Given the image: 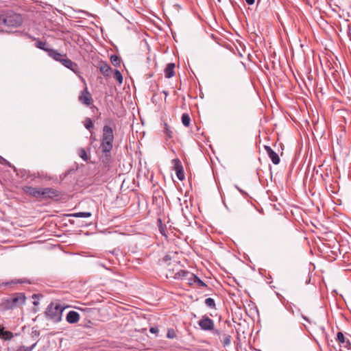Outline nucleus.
Here are the masks:
<instances>
[{
  "label": "nucleus",
  "instance_id": "obj_35",
  "mask_svg": "<svg viewBox=\"0 0 351 351\" xmlns=\"http://www.w3.org/2000/svg\"><path fill=\"white\" fill-rule=\"evenodd\" d=\"M4 331H5L4 328L1 325H0V337H2Z\"/></svg>",
  "mask_w": 351,
  "mask_h": 351
},
{
  "label": "nucleus",
  "instance_id": "obj_27",
  "mask_svg": "<svg viewBox=\"0 0 351 351\" xmlns=\"http://www.w3.org/2000/svg\"><path fill=\"white\" fill-rule=\"evenodd\" d=\"M84 126L87 130H90L93 127V123L90 118H86L84 121Z\"/></svg>",
  "mask_w": 351,
  "mask_h": 351
},
{
  "label": "nucleus",
  "instance_id": "obj_40",
  "mask_svg": "<svg viewBox=\"0 0 351 351\" xmlns=\"http://www.w3.org/2000/svg\"><path fill=\"white\" fill-rule=\"evenodd\" d=\"M174 262L176 263L175 265H178V262H176V261H174Z\"/></svg>",
  "mask_w": 351,
  "mask_h": 351
},
{
  "label": "nucleus",
  "instance_id": "obj_34",
  "mask_svg": "<svg viewBox=\"0 0 351 351\" xmlns=\"http://www.w3.org/2000/svg\"><path fill=\"white\" fill-rule=\"evenodd\" d=\"M167 337L170 338V339H173L174 337L173 331L171 332L170 330H168Z\"/></svg>",
  "mask_w": 351,
  "mask_h": 351
},
{
  "label": "nucleus",
  "instance_id": "obj_9",
  "mask_svg": "<svg viewBox=\"0 0 351 351\" xmlns=\"http://www.w3.org/2000/svg\"><path fill=\"white\" fill-rule=\"evenodd\" d=\"M337 341L339 343L340 347L345 349V351L351 350V343L349 339H346L341 332L337 333Z\"/></svg>",
  "mask_w": 351,
  "mask_h": 351
},
{
  "label": "nucleus",
  "instance_id": "obj_13",
  "mask_svg": "<svg viewBox=\"0 0 351 351\" xmlns=\"http://www.w3.org/2000/svg\"><path fill=\"white\" fill-rule=\"evenodd\" d=\"M23 283L30 284L31 282L29 280H27L26 278L14 279V280L7 281V282H2L1 283L0 282V287H2V286L13 287L17 284H23Z\"/></svg>",
  "mask_w": 351,
  "mask_h": 351
},
{
  "label": "nucleus",
  "instance_id": "obj_38",
  "mask_svg": "<svg viewBox=\"0 0 351 351\" xmlns=\"http://www.w3.org/2000/svg\"><path fill=\"white\" fill-rule=\"evenodd\" d=\"M302 318H303L304 319H305L306 321L308 322V319L306 317H305V316H302Z\"/></svg>",
  "mask_w": 351,
  "mask_h": 351
},
{
  "label": "nucleus",
  "instance_id": "obj_6",
  "mask_svg": "<svg viewBox=\"0 0 351 351\" xmlns=\"http://www.w3.org/2000/svg\"><path fill=\"white\" fill-rule=\"evenodd\" d=\"M25 302V296L23 293H15L6 300V306L9 308H14L22 305Z\"/></svg>",
  "mask_w": 351,
  "mask_h": 351
},
{
  "label": "nucleus",
  "instance_id": "obj_30",
  "mask_svg": "<svg viewBox=\"0 0 351 351\" xmlns=\"http://www.w3.org/2000/svg\"><path fill=\"white\" fill-rule=\"evenodd\" d=\"M36 344H33L32 346L27 347V346H21L19 347L16 351H32Z\"/></svg>",
  "mask_w": 351,
  "mask_h": 351
},
{
  "label": "nucleus",
  "instance_id": "obj_3",
  "mask_svg": "<svg viewBox=\"0 0 351 351\" xmlns=\"http://www.w3.org/2000/svg\"><path fill=\"white\" fill-rule=\"evenodd\" d=\"M64 307L60 304L51 302L47 308L45 316L47 319L58 323L62 320Z\"/></svg>",
  "mask_w": 351,
  "mask_h": 351
},
{
  "label": "nucleus",
  "instance_id": "obj_8",
  "mask_svg": "<svg viewBox=\"0 0 351 351\" xmlns=\"http://www.w3.org/2000/svg\"><path fill=\"white\" fill-rule=\"evenodd\" d=\"M198 324L203 330H213L215 326L214 322L206 315L202 316Z\"/></svg>",
  "mask_w": 351,
  "mask_h": 351
},
{
  "label": "nucleus",
  "instance_id": "obj_25",
  "mask_svg": "<svg viewBox=\"0 0 351 351\" xmlns=\"http://www.w3.org/2000/svg\"><path fill=\"white\" fill-rule=\"evenodd\" d=\"M205 304L211 308H215V300L211 298H208L205 300Z\"/></svg>",
  "mask_w": 351,
  "mask_h": 351
},
{
  "label": "nucleus",
  "instance_id": "obj_28",
  "mask_svg": "<svg viewBox=\"0 0 351 351\" xmlns=\"http://www.w3.org/2000/svg\"><path fill=\"white\" fill-rule=\"evenodd\" d=\"M13 337V334L10 331L5 330L1 338L5 340H10Z\"/></svg>",
  "mask_w": 351,
  "mask_h": 351
},
{
  "label": "nucleus",
  "instance_id": "obj_4",
  "mask_svg": "<svg viewBox=\"0 0 351 351\" xmlns=\"http://www.w3.org/2000/svg\"><path fill=\"white\" fill-rule=\"evenodd\" d=\"M170 276L175 279H182L187 281L190 285H195L196 280L193 276H196L194 274L185 270H179L177 272H174V269H172V272L169 274Z\"/></svg>",
  "mask_w": 351,
  "mask_h": 351
},
{
  "label": "nucleus",
  "instance_id": "obj_11",
  "mask_svg": "<svg viewBox=\"0 0 351 351\" xmlns=\"http://www.w3.org/2000/svg\"><path fill=\"white\" fill-rule=\"evenodd\" d=\"M22 190L27 195L35 198H40V188L33 187L31 186H24L22 188Z\"/></svg>",
  "mask_w": 351,
  "mask_h": 351
},
{
  "label": "nucleus",
  "instance_id": "obj_37",
  "mask_svg": "<svg viewBox=\"0 0 351 351\" xmlns=\"http://www.w3.org/2000/svg\"><path fill=\"white\" fill-rule=\"evenodd\" d=\"M5 16H2V15H0V24H3V19L4 18Z\"/></svg>",
  "mask_w": 351,
  "mask_h": 351
},
{
  "label": "nucleus",
  "instance_id": "obj_15",
  "mask_svg": "<svg viewBox=\"0 0 351 351\" xmlns=\"http://www.w3.org/2000/svg\"><path fill=\"white\" fill-rule=\"evenodd\" d=\"M80 317V314L77 312L75 311H71L66 315V319L70 324H75L78 322Z\"/></svg>",
  "mask_w": 351,
  "mask_h": 351
},
{
  "label": "nucleus",
  "instance_id": "obj_17",
  "mask_svg": "<svg viewBox=\"0 0 351 351\" xmlns=\"http://www.w3.org/2000/svg\"><path fill=\"white\" fill-rule=\"evenodd\" d=\"M99 69L100 72L105 76H108L109 72L111 70L110 65L105 62H101L99 63Z\"/></svg>",
  "mask_w": 351,
  "mask_h": 351
},
{
  "label": "nucleus",
  "instance_id": "obj_10",
  "mask_svg": "<svg viewBox=\"0 0 351 351\" xmlns=\"http://www.w3.org/2000/svg\"><path fill=\"white\" fill-rule=\"evenodd\" d=\"M59 195L58 191L53 188H40V198H53Z\"/></svg>",
  "mask_w": 351,
  "mask_h": 351
},
{
  "label": "nucleus",
  "instance_id": "obj_16",
  "mask_svg": "<svg viewBox=\"0 0 351 351\" xmlns=\"http://www.w3.org/2000/svg\"><path fill=\"white\" fill-rule=\"evenodd\" d=\"M176 163V175L180 180H182L184 178V174L182 170V167L178 159L173 160Z\"/></svg>",
  "mask_w": 351,
  "mask_h": 351
},
{
  "label": "nucleus",
  "instance_id": "obj_33",
  "mask_svg": "<svg viewBox=\"0 0 351 351\" xmlns=\"http://www.w3.org/2000/svg\"><path fill=\"white\" fill-rule=\"evenodd\" d=\"M149 331L152 333L156 334L158 332V328L157 327H151Z\"/></svg>",
  "mask_w": 351,
  "mask_h": 351
},
{
  "label": "nucleus",
  "instance_id": "obj_5",
  "mask_svg": "<svg viewBox=\"0 0 351 351\" xmlns=\"http://www.w3.org/2000/svg\"><path fill=\"white\" fill-rule=\"evenodd\" d=\"M23 23L22 17L16 13L8 14L3 19V24L8 27H18Z\"/></svg>",
  "mask_w": 351,
  "mask_h": 351
},
{
  "label": "nucleus",
  "instance_id": "obj_41",
  "mask_svg": "<svg viewBox=\"0 0 351 351\" xmlns=\"http://www.w3.org/2000/svg\"><path fill=\"white\" fill-rule=\"evenodd\" d=\"M218 1H219V2H220V1H221V0H218Z\"/></svg>",
  "mask_w": 351,
  "mask_h": 351
},
{
  "label": "nucleus",
  "instance_id": "obj_18",
  "mask_svg": "<svg viewBox=\"0 0 351 351\" xmlns=\"http://www.w3.org/2000/svg\"><path fill=\"white\" fill-rule=\"evenodd\" d=\"M175 64L174 63H169L167 64L165 69V75L167 78L172 77L174 73Z\"/></svg>",
  "mask_w": 351,
  "mask_h": 351
},
{
  "label": "nucleus",
  "instance_id": "obj_22",
  "mask_svg": "<svg viewBox=\"0 0 351 351\" xmlns=\"http://www.w3.org/2000/svg\"><path fill=\"white\" fill-rule=\"evenodd\" d=\"M223 339L221 341L223 346L226 347L230 344L231 342V336L227 334H223Z\"/></svg>",
  "mask_w": 351,
  "mask_h": 351
},
{
  "label": "nucleus",
  "instance_id": "obj_39",
  "mask_svg": "<svg viewBox=\"0 0 351 351\" xmlns=\"http://www.w3.org/2000/svg\"><path fill=\"white\" fill-rule=\"evenodd\" d=\"M236 187H237V190H239V191L242 192V191L238 186H236Z\"/></svg>",
  "mask_w": 351,
  "mask_h": 351
},
{
  "label": "nucleus",
  "instance_id": "obj_23",
  "mask_svg": "<svg viewBox=\"0 0 351 351\" xmlns=\"http://www.w3.org/2000/svg\"><path fill=\"white\" fill-rule=\"evenodd\" d=\"M78 155L84 161H87L88 160V156L87 154H86V150L84 148H80L78 150Z\"/></svg>",
  "mask_w": 351,
  "mask_h": 351
},
{
  "label": "nucleus",
  "instance_id": "obj_26",
  "mask_svg": "<svg viewBox=\"0 0 351 351\" xmlns=\"http://www.w3.org/2000/svg\"><path fill=\"white\" fill-rule=\"evenodd\" d=\"M193 278L196 280L195 285L199 287H206V285L205 282H204L200 278H199L197 276H193Z\"/></svg>",
  "mask_w": 351,
  "mask_h": 351
},
{
  "label": "nucleus",
  "instance_id": "obj_24",
  "mask_svg": "<svg viewBox=\"0 0 351 351\" xmlns=\"http://www.w3.org/2000/svg\"><path fill=\"white\" fill-rule=\"evenodd\" d=\"M114 78L120 84L123 82V76L119 70L114 71Z\"/></svg>",
  "mask_w": 351,
  "mask_h": 351
},
{
  "label": "nucleus",
  "instance_id": "obj_2",
  "mask_svg": "<svg viewBox=\"0 0 351 351\" xmlns=\"http://www.w3.org/2000/svg\"><path fill=\"white\" fill-rule=\"evenodd\" d=\"M53 53L50 54V58L53 60L61 63L64 66L70 69L75 73H79V66L77 63L70 60L66 53H60L57 51H51Z\"/></svg>",
  "mask_w": 351,
  "mask_h": 351
},
{
  "label": "nucleus",
  "instance_id": "obj_14",
  "mask_svg": "<svg viewBox=\"0 0 351 351\" xmlns=\"http://www.w3.org/2000/svg\"><path fill=\"white\" fill-rule=\"evenodd\" d=\"M47 44L46 42H43L41 40H37L36 43H35V46L37 48L42 49V50L45 51V52H47L49 57H50V54L53 53L51 51H58L54 49L49 48L47 47Z\"/></svg>",
  "mask_w": 351,
  "mask_h": 351
},
{
  "label": "nucleus",
  "instance_id": "obj_29",
  "mask_svg": "<svg viewBox=\"0 0 351 351\" xmlns=\"http://www.w3.org/2000/svg\"><path fill=\"white\" fill-rule=\"evenodd\" d=\"M164 132L168 138L172 137V132L167 123L165 124Z\"/></svg>",
  "mask_w": 351,
  "mask_h": 351
},
{
  "label": "nucleus",
  "instance_id": "obj_19",
  "mask_svg": "<svg viewBox=\"0 0 351 351\" xmlns=\"http://www.w3.org/2000/svg\"><path fill=\"white\" fill-rule=\"evenodd\" d=\"M111 63L115 66H119L121 64V58L117 55H112L110 56Z\"/></svg>",
  "mask_w": 351,
  "mask_h": 351
},
{
  "label": "nucleus",
  "instance_id": "obj_21",
  "mask_svg": "<svg viewBox=\"0 0 351 351\" xmlns=\"http://www.w3.org/2000/svg\"><path fill=\"white\" fill-rule=\"evenodd\" d=\"M190 122H191V119H190V117L188 114L186 113H184L182 115V124L186 126V127H189V125H190Z\"/></svg>",
  "mask_w": 351,
  "mask_h": 351
},
{
  "label": "nucleus",
  "instance_id": "obj_12",
  "mask_svg": "<svg viewBox=\"0 0 351 351\" xmlns=\"http://www.w3.org/2000/svg\"><path fill=\"white\" fill-rule=\"evenodd\" d=\"M265 149L274 165H278L280 162V158L277 153H276L269 146H265Z\"/></svg>",
  "mask_w": 351,
  "mask_h": 351
},
{
  "label": "nucleus",
  "instance_id": "obj_32",
  "mask_svg": "<svg viewBox=\"0 0 351 351\" xmlns=\"http://www.w3.org/2000/svg\"><path fill=\"white\" fill-rule=\"evenodd\" d=\"M213 333L214 335H218L219 337H221V335H223L222 332L221 330H214L213 329Z\"/></svg>",
  "mask_w": 351,
  "mask_h": 351
},
{
  "label": "nucleus",
  "instance_id": "obj_1",
  "mask_svg": "<svg viewBox=\"0 0 351 351\" xmlns=\"http://www.w3.org/2000/svg\"><path fill=\"white\" fill-rule=\"evenodd\" d=\"M114 134L113 130L109 125H104L102 130V136L101 139V149L105 154L106 160L110 158V153L113 147Z\"/></svg>",
  "mask_w": 351,
  "mask_h": 351
},
{
  "label": "nucleus",
  "instance_id": "obj_20",
  "mask_svg": "<svg viewBox=\"0 0 351 351\" xmlns=\"http://www.w3.org/2000/svg\"><path fill=\"white\" fill-rule=\"evenodd\" d=\"M92 215L91 213L90 212H79V213H73L71 215V216L74 217H84V218H87V217H90V216Z\"/></svg>",
  "mask_w": 351,
  "mask_h": 351
},
{
  "label": "nucleus",
  "instance_id": "obj_7",
  "mask_svg": "<svg viewBox=\"0 0 351 351\" xmlns=\"http://www.w3.org/2000/svg\"><path fill=\"white\" fill-rule=\"evenodd\" d=\"M78 100L80 103L86 106H89L93 104V99L92 95L88 91L86 86H85L84 89L81 91L78 97Z\"/></svg>",
  "mask_w": 351,
  "mask_h": 351
},
{
  "label": "nucleus",
  "instance_id": "obj_36",
  "mask_svg": "<svg viewBox=\"0 0 351 351\" xmlns=\"http://www.w3.org/2000/svg\"><path fill=\"white\" fill-rule=\"evenodd\" d=\"M247 4L252 5L254 3L255 0H245Z\"/></svg>",
  "mask_w": 351,
  "mask_h": 351
},
{
  "label": "nucleus",
  "instance_id": "obj_31",
  "mask_svg": "<svg viewBox=\"0 0 351 351\" xmlns=\"http://www.w3.org/2000/svg\"><path fill=\"white\" fill-rule=\"evenodd\" d=\"M170 260H171V256L169 254L165 256L164 258H162V261L165 263H167Z\"/></svg>",
  "mask_w": 351,
  "mask_h": 351
}]
</instances>
